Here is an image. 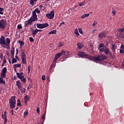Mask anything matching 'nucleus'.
<instances>
[{
	"label": "nucleus",
	"mask_w": 124,
	"mask_h": 124,
	"mask_svg": "<svg viewBox=\"0 0 124 124\" xmlns=\"http://www.w3.org/2000/svg\"><path fill=\"white\" fill-rule=\"evenodd\" d=\"M84 57H87V59H88V60L96 63L107 60V57H106V55L103 54H100L96 57L91 56Z\"/></svg>",
	"instance_id": "f257e3e1"
},
{
	"label": "nucleus",
	"mask_w": 124,
	"mask_h": 124,
	"mask_svg": "<svg viewBox=\"0 0 124 124\" xmlns=\"http://www.w3.org/2000/svg\"><path fill=\"white\" fill-rule=\"evenodd\" d=\"M10 43L11 40L10 38H7L5 39V37H3V36H1V37H0V45H2L1 47L2 48H7L8 49H10Z\"/></svg>",
	"instance_id": "f03ea898"
},
{
	"label": "nucleus",
	"mask_w": 124,
	"mask_h": 124,
	"mask_svg": "<svg viewBox=\"0 0 124 124\" xmlns=\"http://www.w3.org/2000/svg\"><path fill=\"white\" fill-rule=\"evenodd\" d=\"M16 102H18L17 103V106L20 107L21 106V104L20 103V100H17V101H16V96H13L12 97H11V98H10L9 101H8V104H10V108H16Z\"/></svg>",
	"instance_id": "7ed1b4c3"
},
{
	"label": "nucleus",
	"mask_w": 124,
	"mask_h": 124,
	"mask_svg": "<svg viewBox=\"0 0 124 124\" xmlns=\"http://www.w3.org/2000/svg\"><path fill=\"white\" fill-rule=\"evenodd\" d=\"M71 54V53L69 51H64V50L61 51V52L56 54L55 57L53 58V60H54V62H55L63 55H64V58H68L70 57Z\"/></svg>",
	"instance_id": "20e7f679"
},
{
	"label": "nucleus",
	"mask_w": 124,
	"mask_h": 124,
	"mask_svg": "<svg viewBox=\"0 0 124 124\" xmlns=\"http://www.w3.org/2000/svg\"><path fill=\"white\" fill-rule=\"evenodd\" d=\"M98 49L99 50L100 53L102 52H104L106 55H109L111 56V53L109 51V49L107 47V46H105L103 43L100 44L99 45V48H98Z\"/></svg>",
	"instance_id": "39448f33"
},
{
	"label": "nucleus",
	"mask_w": 124,
	"mask_h": 124,
	"mask_svg": "<svg viewBox=\"0 0 124 124\" xmlns=\"http://www.w3.org/2000/svg\"><path fill=\"white\" fill-rule=\"evenodd\" d=\"M7 72V68L6 67H4V68H2V70H1V77H0V84H5V81H3V78H6V73Z\"/></svg>",
	"instance_id": "423d86ee"
},
{
	"label": "nucleus",
	"mask_w": 124,
	"mask_h": 124,
	"mask_svg": "<svg viewBox=\"0 0 124 124\" xmlns=\"http://www.w3.org/2000/svg\"><path fill=\"white\" fill-rule=\"evenodd\" d=\"M16 86H17L18 89H19L20 91V92H21V93H25V91H26V89H25V88L21 87V83H20V81L17 80V81H16Z\"/></svg>",
	"instance_id": "0eeeda50"
},
{
	"label": "nucleus",
	"mask_w": 124,
	"mask_h": 124,
	"mask_svg": "<svg viewBox=\"0 0 124 124\" xmlns=\"http://www.w3.org/2000/svg\"><path fill=\"white\" fill-rule=\"evenodd\" d=\"M37 16H31V17H30V19H29V20H28V23L25 24V27H27V26H29L30 25H31L32 22L37 21Z\"/></svg>",
	"instance_id": "6e6552de"
},
{
	"label": "nucleus",
	"mask_w": 124,
	"mask_h": 124,
	"mask_svg": "<svg viewBox=\"0 0 124 124\" xmlns=\"http://www.w3.org/2000/svg\"><path fill=\"white\" fill-rule=\"evenodd\" d=\"M20 57H21V62H23V64H26V54H25V52L21 51L20 52Z\"/></svg>",
	"instance_id": "1a4fd4ad"
},
{
	"label": "nucleus",
	"mask_w": 124,
	"mask_h": 124,
	"mask_svg": "<svg viewBox=\"0 0 124 124\" xmlns=\"http://www.w3.org/2000/svg\"><path fill=\"white\" fill-rule=\"evenodd\" d=\"M37 28L39 29H43L45 28H47L49 26V24L47 23H43V24H36Z\"/></svg>",
	"instance_id": "9d476101"
},
{
	"label": "nucleus",
	"mask_w": 124,
	"mask_h": 124,
	"mask_svg": "<svg viewBox=\"0 0 124 124\" xmlns=\"http://www.w3.org/2000/svg\"><path fill=\"white\" fill-rule=\"evenodd\" d=\"M118 32H119V36H120V38L122 39H124V29H119Z\"/></svg>",
	"instance_id": "9b49d317"
},
{
	"label": "nucleus",
	"mask_w": 124,
	"mask_h": 124,
	"mask_svg": "<svg viewBox=\"0 0 124 124\" xmlns=\"http://www.w3.org/2000/svg\"><path fill=\"white\" fill-rule=\"evenodd\" d=\"M6 28V21L4 19L0 20V29L4 30Z\"/></svg>",
	"instance_id": "f8f14e48"
},
{
	"label": "nucleus",
	"mask_w": 124,
	"mask_h": 124,
	"mask_svg": "<svg viewBox=\"0 0 124 124\" xmlns=\"http://www.w3.org/2000/svg\"><path fill=\"white\" fill-rule=\"evenodd\" d=\"M46 16L47 19H53V17H55V11H51L50 12V14H46Z\"/></svg>",
	"instance_id": "ddd939ff"
},
{
	"label": "nucleus",
	"mask_w": 124,
	"mask_h": 124,
	"mask_svg": "<svg viewBox=\"0 0 124 124\" xmlns=\"http://www.w3.org/2000/svg\"><path fill=\"white\" fill-rule=\"evenodd\" d=\"M78 56L81 58L84 57L90 56V55L87 54L86 53H85V52H84L83 51H80V52H79L78 53Z\"/></svg>",
	"instance_id": "4468645a"
},
{
	"label": "nucleus",
	"mask_w": 124,
	"mask_h": 124,
	"mask_svg": "<svg viewBox=\"0 0 124 124\" xmlns=\"http://www.w3.org/2000/svg\"><path fill=\"white\" fill-rule=\"evenodd\" d=\"M35 13L39 14L40 13V11H39L38 8H36L34 9L33 11H32V16L31 17H37V15L35 14Z\"/></svg>",
	"instance_id": "2eb2a0df"
},
{
	"label": "nucleus",
	"mask_w": 124,
	"mask_h": 124,
	"mask_svg": "<svg viewBox=\"0 0 124 124\" xmlns=\"http://www.w3.org/2000/svg\"><path fill=\"white\" fill-rule=\"evenodd\" d=\"M1 118L4 120V124L7 123V117L6 116V111L4 112V114H1Z\"/></svg>",
	"instance_id": "dca6fc26"
},
{
	"label": "nucleus",
	"mask_w": 124,
	"mask_h": 124,
	"mask_svg": "<svg viewBox=\"0 0 124 124\" xmlns=\"http://www.w3.org/2000/svg\"><path fill=\"white\" fill-rule=\"evenodd\" d=\"M17 77L18 78H19L20 80H21V82L24 83L26 82V78L24 77L23 75H17Z\"/></svg>",
	"instance_id": "f3484780"
},
{
	"label": "nucleus",
	"mask_w": 124,
	"mask_h": 124,
	"mask_svg": "<svg viewBox=\"0 0 124 124\" xmlns=\"http://www.w3.org/2000/svg\"><path fill=\"white\" fill-rule=\"evenodd\" d=\"M106 36V34L104 32H101L99 34H98V37H99V39L105 38Z\"/></svg>",
	"instance_id": "a211bd4d"
},
{
	"label": "nucleus",
	"mask_w": 124,
	"mask_h": 124,
	"mask_svg": "<svg viewBox=\"0 0 124 124\" xmlns=\"http://www.w3.org/2000/svg\"><path fill=\"white\" fill-rule=\"evenodd\" d=\"M24 104H25V106L27 105V102L30 101V97L28 95H25V96L24 97Z\"/></svg>",
	"instance_id": "6ab92c4d"
},
{
	"label": "nucleus",
	"mask_w": 124,
	"mask_h": 124,
	"mask_svg": "<svg viewBox=\"0 0 124 124\" xmlns=\"http://www.w3.org/2000/svg\"><path fill=\"white\" fill-rule=\"evenodd\" d=\"M21 67V64L18 63L13 65V69H15V71L16 72V68H20Z\"/></svg>",
	"instance_id": "aec40b11"
},
{
	"label": "nucleus",
	"mask_w": 124,
	"mask_h": 124,
	"mask_svg": "<svg viewBox=\"0 0 124 124\" xmlns=\"http://www.w3.org/2000/svg\"><path fill=\"white\" fill-rule=\"evenodd\" d=\"M46 115V112H44V113H43V115H42V120H41V124H44V119H45V115Z\"/></svg>",
	"instance_id": "412c9836"
},
{
	"label": "nucleus",
	"mask_w": 124,
	"mask_h": 124,
	"mask_svg": "<svg viewBox=\"0 0 124 124\" xmlns=\"http://www.w3.org/2000/svg\"><path fill=\"white\" fill-rule=\"evenodd\" d=\"M14 49L15 48H14V46H12V48H11V55H12V56H11V58H14Z\"/></svg>",
	"instance_id": "4be33fe9"
},
{
	"label": "nucleus",
	"mask_w": 124,
	"mask_h": 124,
	"mask_svg": "<svg viewBox=\"0 0 124 124\" xmlns=\"http://www.w3.org/2000/svg\"><path fill=\"white\" fill-rule=\"evenodd\" d=\"M77 46H78V49H81L83 47V44H82L81 43H78V44H77Z\"/></svg>",
	"instance_id": "5701e85b"
},
{
	"label": "nucleus",
	"mask_w": 124,
	"mask_h": 124,
	"mask_svg": "<svg viewBox=\"0 0 124 124\" xmlns=\"http://www.w3.org/2000/svg\"><path fill=\"white\" fill-rule=\"evenodd\" d=\"M56 62H57V61H56ZM56 62H54V61H53V63L51 64V66H50V70H51L53 67L56 66Z\"/></svg>",
	"instance_id": "b1692460"
},
{
	"label": "nucleus",
	"mask_w": 124,
	"mask_h": 124,
	"mask_svg": "<svg viewBox=\"0 0 124 124\" xmlns=\"http://www.w3.org/2000/svg\"><path fill=\"white\" fill-rule=\"evenodd\" d=\"M88 16H89V14H84L83 15H82V16H81V18L83 19V18H84L85 17H87Z\"/></svg>",
	"instance_id": "393cba45"
},
{
	"label": "nucleus",
	"mask_w": 124,
	"mask_h": 124,
	"mask_svg": "<svg viewBox=\"0 0 124 124\" xmlns=\"http://www.w3.org/2000/svg\"><path fill=\"white\" fill-rule=\"evenodd\" d=\"M42 30H39V29H36V30H34L33 29H32L31 30V31H36V32H39V31H42Z\"/></svg>",
	"instance_id": "a878e982"
},
{
	"label": "nucleus",
	"mask_w": 124,
	"mask_h": 124,
	"mask_svg": "<svg viewBox=\"0 0 124 124\" xmlns=\"http://www.w3.org/2000/svg\"><path fill=\"white\" fill-rule=\"evenodd\" d=\"M56 30H52L51 31H50V32H49V34H56Z\"/></svg>",
	"instance_id": "bb28decb"
},
{
	"label": "nucleus",
	"mask_w": 124,
	"mask_h": 124,
	"mask_svg": "<svg viewBox=\"0 0 124 124\" xmlns=\"http://www.w3.org/2000/svg\"><path fill=\"white\" fill-rule=\"evenodd\" d=\"M111 51L115 52V46L111 45Z\"/></svg>",
	"instance_id": "cd10ccee"
},
{
	"label": "nucleus",
	"mask_w": 124,
	"mask_h": 124,
	"mask_svg": "<svg viewBox=\"0 0 124 124\" xmlns=\"http://www.w3.org/2000/svg\"><path fill=\"white\" fill-rule=\"evenodd\" d=\"M37 33H38V31H32V37H34L35 36V35L37 34Z\"/></svg>",
	"instance_id": "c85d7f7f"
},
{
	"label": "nucleus",
	"mask_w": 124,
	"mask_h": 124,
	"mask_svg": "<svg viewBox=\"0 0 124 124\" xmlns=\"http://www.w3.org/2000/svg\"><path fill=\"white\" fill-rule=\"evenodd\" d=\"M18 60V61L19 60V59H17L16 58H13L12 59V64H14L16 62V60Z\"/></svg>",
	"instance_id": "c756f323"
},
{
	"label": "nucleus",
	"mask_w": 124,
	"mask_h": 124,
	"mask_svg": "<svg viewBox=\"0 0 124 124\" xmlns=\"http://www.w3.org/2000/svg\"><path fill=\"white\" fill-rule=\"evenodd\" d=\"M29 114V111H26L24 112V118H26L27 114Z\"/></svg>",
	"instance_id": "7c9ffc66"
},
{
	"label": "nucleus",
	"mask_w": 124,
	"mask_h": 124,
	"mask_svg": "<svg viewBox=\"0 0 124 124\" xmlns=\"http://www.w3.org/2000/svg\"><path fill=\"white\" fill-rule=\"evenodd\" d=\"M89 50H90V51H92V53H93V45H91L90 46Z\"/></svg>",
	"instance_id": "2f4dec72"
},
{
	"label": "nucleus",
	"mask_w": 124,
	"mask_h": 124,
	"mask_svg": "<svg viewBox=\"0 0 124 124\" xmlns=\"http://www.w3.org/2000/svg\"><path fill=\"white\" fill-rule=\"evenodd\" d=\"M78 31H77V29L75 30V31H74V33H75V34H76L77 36H79V33H78Z\"/></svg>",
	"instance_id": "473e14b6"
},
{
	"label": "nucleus",
	"mask_w": 124,
	"mask_h": 124,
	"mask_svg": "<svg viewBox=\"0 0 124 124\" xmlns=\"http://www.w3.org/2000/svg\"><path fill=\"white\" fill-rule=\"evenodd\" d=\"M34 2H37V1H34V0H30V4L31 5L33 6V4H34Z\"/></svg>",
	"instance_id": "72a5a7b5"
},
{
	"label": "nucleus",
	"mask_w": 124,
	"mask_h": 124,
	"mask_svg": "<svg viewBox=\"0 0 124 124\" xmlns=\"http://www.w3.org/2000/svg\"><path fill=\"white\" fill-rule=\"evenodd\" d=\"M17 28L18 29L21 30V29H23V27L21 26V24H19L17 26Z\"/></svg>",
	"instance_id": "f704fd0d"
},
{
	"label": "nucleus",
	"mask_w": 124,
	"mask_h": 124,
	"mask_svg": "<svg viewBox=\"0 0 124 124\" xmlns=\"http://www.w3.org/2000/svg\"><path fill=\"white\" fill-rule=\"evenodd\" d=\"M18 43L20 44V46H24V42L19 41L18 42Z\"/></svg>",
	"instance_id": "c9c22d12"
},
{
	"label": "nucleus",
	"mask_w": 124,
	"mask_h": 124,
	"mask_svg": "<svg viewBox=\"0 0 124 124\" xmlns=\"http://www.w3.org/2000/svg\"><path fill=\"white\" fill-rule=\"evenodd\" d=\"M29 40L31 42H33L34 41V40L33 39L32 37H30V38H29Z\"/></svg>",
	"instance_id": "e433bc0d"
},
{
	"label": "nucleus",
	"mask_w": 124,
	"mask_h": 124,
	"mask_svg": "<svg viewBox=\"0 0 124 124\" xmlns=\"http://www.w3.org/2000/svg\"><path fill=\"white\" fill-rule=\"evenodd\" d=\"M78 31L79 32V34L83 33V32L82 31V29L78 28Z\"/></svg>",
	"instance_id": "4c0bfd02"
},
{
	"label": "nucleus",
	"mask_w": 124,
	"mask_h": 124,
	"mask_svg": "<svg viewBox=\"0 0 124 124\" xmlns=\"http://www.w3.org/2000/svg\"><path fill=\"white\" fill-rule=\"evenodd\" d=\"M64 46L63 43L62 42H60V44L59 46H58L59 47H62L63 46Z\"/></svg>",
	"instance_id": "58836bf2"
},
{
	"label": "nucleus",
	"mask_w": 124,
	"mask_h": 124,
	"mask_svg": "<svg viewBox=\"0 0 124 124\" xmlns=\"http://www.w3.org/2000/svg\"><path fill=\"white\" fill-rule=\"evenodd\" d=\"M31 67L29 66H28V73H30V71H31Z\"/></svg>",
	"instance_id": "ea45409f"
},
{
	"label": "nucleus",
	"mask_w": 124,
	"mask_h": 124,
	"mask_svg": "<svg viewBox=\"0 0 124 124\" xmlns=\"http://www.w3.org/2000/svg\"><path fill=\"white\" fill-rule=\"evenodd\" d=\"M36 111H37V113H38V115L40 114V112H39V108H38V107L37 108Z\"/></svg>",
	"instance_id": "a19ab883"
},
{
	"label": "nucleus",
	"mask_w": 124,
	"mask_h": 124,
	"mask_svg": "<svg viewBox=\"0 0 124 124\" xmlns=\"http://www.w3.org/2000/svg\"><path fill=\"white\" fill-rule=\"evenodd\" d=\"M24 74V73L21 72V73H16V75H23Z\"/></svg>",
	"instance_id": "79ce46f5"
},
{
	"label": "nucleus",
	"mask_w": 124,
	"mask_h": 124,
	"mask_svg": "<svg viewBox=\"0 0 124 124\" xmlns=\"http://www.w3.org/2000/svg\"><path fill=\"white\" fill-rule=\"evenodd\" d=\"M2 64H6V58L4 57V60L2 61Z\"/></svg>",
	"instance_id": "37998d69"
},
{
	"label": "nucleus",
	"mask_w": 124,
	"mask_h": 124,
	"mask_svg": "<svg viewBox=\"0 0 124 124\" xmlns=\"http://www.w3.org/2000/svg\"><path fill=\"white\" fill-rule=\"evenodd\" d=\"M96 24H97V22L94 21V23H93V27H95V25H96Z\"/></svg>",
	"instance_id": "c03bdc74"
},
{
	"label": "nucleus",
	"mask_w": 124,
	"mask_h": 124,
	"mask_svg": "<svg viewBox=\"0 0 124 124\" xmlns=\"http://www.w3.org/2000/svg\"><path fill=\"white\" fill-rule=\"evenodd\" d=\"M45 80V76L43 75V76H42V80Z\"/></svg>",
	"instance_id": "a18cd8bd"
},
{
	"label": "nucleus",
	"mask_w": 124,
	"mask_h": 124,
	"mask_svg": "<svg viewBox=\"0 0 124 124\" xmlns=\"http://www.w3.org/2000/svg\"><path fill=\"white\" fill-rule=\"evenodd\" d=\"M65 25V23H64V22H62V23H61L60 24V27H61V26H62V25Z\"/></svg>",
	"instance_id": "49530a36"
},
{
	"label": "nucleus",
	"mask_w": 124,
	"mask_h": 124,
	"mask_svg": "<svg viewBox=\"0 0 124 124\" xmlns=\"http://www.w3.org/2000/svg\"><path fill=\"white\" fill-rule=\"evenodd\" d=\"M120 48L124 49V45H121V46H120Z\"/></svg>",
	"instance_id": "de8ad7c7"
},
{
	"label": "nucleus",
	"mask_w": 124,
	"mask_h": 124,
	"mask_svg": "<svg viewBox=\"0 0 124 124\" xmlns=\"http://www.w3.org/2000/svg\"><path fill=\"white\" fill-rule=\"evenodd\" d=\"M16 55H18V49H16Z\"/></svg>",
	"instance_id": "09e8293b"
},
{
	"label": "nucleus",
	"mask_w": 124,
	"mask_h": 124,
	"mask_svg": "<svg viewBox=\"0 0 124 124\" xmlns=\"http://www.w3.org/2000/svg\"><path fill=\"white\" fill-rule=\"evenodd\" d=\"M111 14H113L114 16H115V11H111Z\"/></svg>",
	"instance_id": "8fccbe9b"
},
{
	"label": "nucleus",
	"mask_w": 124,
	"mask_h": 124,
	"mask_svg": "<svg viewBox=\"0 0 124 124\" xmlns=\"http://www.w3.org/2000/svg\"><path fill=\"white\" fill-rule=\"evenodd\" d=\"M119 52H120V53H124V51L123 49H120V51H119Z\"/></svg>",
	"instance_id": "3c124183"
},
{
	"label": "nucleus",
	"mask_w": 124,
	"mask_h": 124,
	"mask_svg": "<svg viewBox=\"0 0 124 124\" xmlns=\"http://www.w3.org/2000/svg\"><path fill=\"white\" fill-rule=\"evenodd\" d=\"M2 11H3V8L0 7V12H2Z\"/></svg>",
	"instance_id": "603ef678"
},
{
	"label": "nucleus",
	"mask_w": 124,
	"mask_h": 124,
	"mask_svg": "<svg viewBox=\"0 0 124 124\" xmlns=\"http://www.w3.org/2000/svg\"><path fill=\"white\" fill-rule=\"evenodd\" d=\"M2 59H3V58H2V54L0 55V59L2 60Z\"/></svg>",
	"instance_id": "864d4df0"
},
{
	"label": "nucleus",
	"mask_w": 124,
	"mask_h": 124,
	"mask_svg": "<svg viewBox=\"0 0 124 124\" xmlns=\"http://www.w3.org/2000/svg\"><path fill=\"white\" fill-rule=\"evenodd\" d=\"M8 63H10V64H11V63H12V61L11 62V60H8Z\"/></svg>",
	"instance_id": "5fc2aeb1"
},
{
	"label": "nucleus",
	"mask_w": 124,
	"mask_h": 124,
	"mask_svg": "<svg viewBox=\"0 0 124 124\" xmlns=\"http://www.w3.org/2000/svg\"><path fill=\"white\" fill-rule=\"evenodd\" d=\"M15 57H16V58H15L16 59H19V58L18 57V55H16Z\"/></svg>",
	"instance_id": "6e6d98bb"
},
{
	"label": "nucleus",
	"mask_w": 124,
	"mask_h": 124,
	"mask_svg": "<svg viewBox=\"0 0 124 124\" xmlns=\"http://www.w3.org/2000/svg\"><path fill=\"white\" fill-rule=\"evenodd\" d=\"M79 7H82L83 6V3H79Z\"/></svg>",
	"instance_id": "4d7b16f0"
},
{
	"label": "nucleus",
	"mask_w": 124,
	"mask_h": 124,
	"mask_svg": "<svg viewBox=\"0 0 124 124\" xmlns=\"http://www.w3.org/2000/svg\"><path fill=\"white\" fill-rule=\"evenodd\" d=\"M39 8H43V5H39Z\"/></svg>",
	"instance_id": "13d9d810"
},
{
	"label": "nucleus",
	"mask_w": 124,
	"mask_h": 124,
	"mask_svg": "<svg viewBox=\"0 0 124 124\" xmlns=\"http://www.w3.org/2000/svg\"><path fill=\"white\" fill-rule=\"evenodd\" d=\"M23 46H19V48H23Z\"/></svg>",
	"instance_id": "bf43d9fd"
},
{
	"label": "nucleus",
	"mask_w": 124,
	"mask_h": 124,
	"mask_svg": "<svg viewBox=\"0 0 124 124\" xmlns=\"http://www.w3.org/2000/svg\"><path fill=\"white\" fill-rule=\"evenodd\" d=\"M20 93H21V92L18 91V94H20Z\"/></svg>",
	"instance_id": "052dcab7"
},
{
	"label": "nucleus",
	"mask_w": 124,
	"mask_h": 124,
	"mask_svg": "<svg viewBox=\"0 0 124 124\" xmlns=\"http://www.w3.org/2000/svg\"><path fill=\"white\" fill-rule=\"evenodd\" d=\"M46 80H47V82L50 81V80L49 79V78H46Z\"/></svg>",
	"instance_id": "680f3d73"
},
{
	"label": "nucleus",
	"mask_w": 124,
	"mask_h": 124,
	"mask_svg": "<svg viewBox=\"0 0 124 124\" xmlns=\"http://www.w3.org/2000/svg\"><path fill=\"white\" fill-rule=\"evenodd\" d=\"M0 15H3V13H2V12H0Z\"/></svg>",
	"instance_id": "e2e57ef3"
},
{
	"label": "nucleus",
	"mask_w": 124,
	"mask_h": 124,
	"mask_svg": "<svg viewBox=\"0 0 124 124\" xmlns=\"http://www.w3.org/2000/svg\"><path fill=\"white\" fill-rule=\"evenodd\" d=\"M95 31H96V30H93V33L94 32H95Z\"/></svg>",
	"instance_id": "0e129e2a"
},
{
	"label": "nucleus",
	"mask_w": 124,
	"mask_h": 124,
	"mask_svg": "<svg viewBox=\"0 0 124 124\" xmlns=\"http://www.w3.org/2000/svg\"><path fill=\"white\" fill-rule=\"evenodd\" d=\"M11 113H13V110H11Z\"/></svg>",
	"instance_id": "69168bd1"
},
{
	"label": "nucleus",
	"mask_w": 124,
	"mask_h": 124,
	"mask_svg": "<svg viewBox=\"0 0 124 124\" xmlns=\"http://www.w3.org/2000/svg\"><path fill=\"white\" fill-rule=\"evenodd\" d=\"M16 110H18V107L16 108Z\"/></svg>",
	"instance_id": "338daca9"
},
{
	"label": "nucleus",
	"mask_w": 124,
	"mask_h": 124,
	"mask_svg": "<svg viewBox=\"0 0 124 124\" xmlns=\"http://www.w3.org/2000/svg\"><path fill=\"white\" fill-rule=\"evenodd\" d=\"M3 64H1V67H3Z\"/></svg>",
	"instance_id": "774afa93"
}]
</instances>
